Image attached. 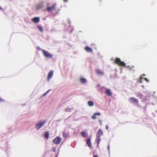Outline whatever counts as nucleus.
<instances>
[{
  "label": "nucleus",
  "instance_id": "3",
  "mask_svg": "<svg viewBox=\"0 0 157 157\" xmlns=\"http://www.w3.org/2000/svg\"><path fill=\"white\" fill-rule=\"evenodd\" d=\"M46 121L39 122L36 124V128L37 130H39L45 123Z\"/></svg>",
  "mask_w": 157,
  "mask_h": 157
},
{
  "label": "nucleus",
  "instance_id": "13",
  "mask_svg": "<svg viewBox=\"0 0 157 157\" xmlns=\"http://www.w3.org/2000/svg\"><path fill=\"white\" fill-rule=\"evenodd\" d=\"M100 115V113H95L94 115L92 116V118L94 119L96 118V116H99Z\"/></svg>",
  "mask_w": 157,
  "mask_h": 157
},
{
  "label": "nucleus",
  "instance_id": "20",
  "mask_svg": "<svg viewBox=\"0 0 157 157\" xmlns=\"http://www.w3.org/2000/svg\"><path fill=\"white\" fill-rule=\"evenodd\" d=\"M100 137H97V142L98 145L100 143Z\"/></svg>",
  "mask_w": 157,
  "mask_h": 157
},
{
  "label": "nucleus",
  "instance_id": "30",
  "mask_svg": "<svg viewBox=\"0 0 157 157\" xmlns=\"http://www.w3.org/2000/svg\"><path fill=\"white\" fill-rule=\"evenodd\" d=\"M68 0H63V1L64 2H66Z\"/></svg>",
  "mask_w": 157,
  "mask_h": 157
},
{
  "label": "nucleus",
  "instance_id": "9",
  "mask_svg": "<svg viewBox=\"0 0 157 157\" xmlns=\"http://www.w3.org/2000/svg\"><path fill=\"white\" fill-rule=\"evenodd\" d=\"M86 144L88 146L90 147H91V140L90 138H88L86 140Z\"/></svg>",
  "mask_w": 157,
  "mask_h": 157
},
{
  "label": "nucleus",
  "instance_id": "21",
  "mask_svg": "<svg viewBox=\"0 0 157 157\" xmlns=\"http://www.w3.org/2000/svg\"><path fill=\"white\" fill-rule=\"evenodd\" d=\"M38 28L39 30L41 32H42L43 31L42 28L40 26H38Z\"/></svg>",
  "mask_w": 157,
  "mask_h": 157
},
{
  "label": "nucleus",
  "instance_id": "32",
  "mask_svg": "<svg viewBox=\"0 0 157 157\" xmlns=\"http://www.w3.org/2000/svg\"><path fill=\"white\" fill-rule=\"evenodd\" d=\"M99 122H100V124H101V123H102V122H101V120H99Z\"/></svg>",
  "mask_w": 157,
  "mask_h": 157
},
{
  "label": "nucleus",
  "instance_id": "29",
  "mask_svg": "<svg viewBox=\"0 0 157 157\" xmlns=\"http://www.w3.org/2000/svg\"><path fill=\"white\" fill-rule=\"evenodd\" d=\"M3 101V100L2 99V98H0V102H2Z\"/></svg>",
  "mask_w": 157,
  "mask_h": 157
},
{
  "label": "nucleus",
  "instance_id": "34",
  "mask_svg": "<svg viewBox=\"0 0 157 157\" xmlns=\"http://www.w3.org/2000/svg\"><path fill=\"white\" fill-rule=\"evenodd\" d=\"M2 8L0 7V9H1Z\"/></svg>",
  "mask_w": 157,
  "mask_h": 157
},
{
  "label": "nucleus",
  "instance_id": "4",
  "mask_svg": "<svg viewBox=\"0 0 157 157\" xmlns=\"http://www.w3.org/2000/svg\"><path fill=\"white\" fill-rule=\"evenodd\" d=\"M62 140V139L58 137H56L53 140V142L55 144H59Z\"/></svg>",
  "mask_w": 157,
  "mask_h": 157
},
{
  "label": "nucleus",
  "instance_id": "23",
  "mask_svg": "<svg viewBox=\"0 0 157 157\" xmlns=\"http://www.w3.org/2000/svg\"><path fill=\"white\" fill-rule=\"evenodd\" d=\"M71 109L70 108H67L65 109V111L67 112H70L71 111Z\"/></svg>",
  "mask_w": 157,
  "mask_h": 157
},
{
  "label": "nucleus",
  "instance_id": "8",
  "mask_svg": "<svg viewBox=\"0 0 157 157\" xmlns=\"http://www.w3.org/2000/svg\"><path fill=\"white\" fill-rule=\"evenodd\" d=\"M32 21L35 23H37L39 22L40 19L39 17H34L32 19Z\"/></svg>",
  "mask_w": 157,
  "mask_h": 157
},
{
  "label": "nucleus",
  "instance_id": "25",
  "mask_svg": "<svg viewBox=\"0 0 157 157\" xmlns=\"http://www.w3.org/2000/svg\"><path fill=\"white\" fill-rule=\"evenodd\" d=\"M37 50L39 51L41 50V48L39 47H37Z\"/></svg>",
  "mask_w": 157,
  "mask_h": 157
},
{
  "label": "nucleus",
  "instance_id": "5",
  "mask_svg": "<svg viewBox=\"0 0 157 157\" xmlns=\"http://www.w3.org/2000/svg\"><path fill=\"white\" fill-rule=\"evenodd\" d=\"M56 5L54 4L51 6L47 7V10L48 12H52L53 10L56 9Z\"/></svg>",
  "mask_w": 157,
  "mask_h": 157
},
{
  "label": "nucleus",
  "instance_id": "35",
  "mask_svg": "<svg viewBox=\"0 0 157 157\" xmlns=\"http://www.w3.org/2000/svg\"><path fill=\"white\" fill-rule=\"evenodd\" d=\"M48 92H47V93H46V94H47V93H48Z\"/></svg>",
  "mask_w": 157,
  "mask_h": 157
},
{
  "label": "nucleus",
  "instance_id": "28",
  "mask_svg": "<svg viewBox=\"0 0 157 157\" xmlns=\"http://www.w3.org/2000/svg\"><path fill=\"white\" fill-rule=\"evenodd\" d=\"M107 130L108 129V127L107 125H106L105 126Z\"/></svg>",
  "mask_w": 157,
  "mask_h": 157
},
{
  "label": "nucleus",
  "instance_id": "27",
  "mask_svg": "<svg viewBox=\"0 0 157 157\" xmlns=\"http://www.w3.org/2000/svg\"><path fill=\"white\" fill-rule=\"evenodd\" d=\"M109 145L108 146H107V149H108V150L109 151Z\"/></svg>",
  "mask_w": 157,
  "mask_h": 157
},
{
  "label": "nucleus",
  "instance_id": "31",
  "mask_svg": "<svg viewBox=\"0 0 157 157\" xmlns=\"http://www.w3.org/2000/svg\"><path fill=\"white\" fill-rule=\"evenodd\" d=\"M93 157H98L96 155H94L93 156Z\"/></svg>",
  "mask_w": 157,
  "mask_h": 157
},
{
  "label": "nucleus",
  "instance_id": "18",
  "mask_svg": "<svg viewBox=\"0 0 157 157\" xmlns=\"http://www.w3.org/2000/svg\"><path fill=\"white\" fill-rule=\"evenodd\" d=\"M81 135L83 137H86V133L84 132H81Z\"/></svg>",
  "mask_w": 157,
  "mask_h": 157
},
{
  "label": "nucleus",
  "instance_id": "15",
  "mask_svg": "<svg viewBox=\"0 0 157 157\" xmlns=\"http://www.w3.org/2000/svg\"><path fill=\"white\" fill-rule=\"evenodd\" d=\"M87 104L88 105L90 106H92L94 105V103L91 101H89Z\"/></svg>",
  "mask_w": 157,
  "mask_h": 157
},
{
  "label": "nucleus",
  "instance_id": "24",
  "mask_svg": "<svg viewBox=\"0 0 157 157\" xmlns=\"http://www.w3.org/2000/svg\"><path fill=\"white\" fill-rule=\"evenodd\" d=\"M52 149H53V151L54 152H55L56 151V148L55 147H53Z\"/></svg>",
  "mask_w": 157,
  "mask_h": 157
},
{
  "label": "nucleus",
  "instance_id": "10",
  "mask_svg": "<svg viewBox=\"0 0 157 157\" xmlns=\"http://www.w3.org/2000/svg\"><path fill=\"white\" fill-rule=\"evenodd\" d=\"M130 99L132 102L134 103H138V101L137 99L134 98H130L129 100Z\"/></svg>",
  "mask_w": 157,
  "mask_h": 157
},
{
  "label": "nucleus",
  "instance_id": "26",
  "mask_svg": "<svg viewBox=\"0 0 157 157\" xmlns=\"http://www.w3.org/2000/svg\"><path fill=\"white\" fill-rule=\"evenodd\" d=\"M144 80L147 82H149V80L148 79H147V78H144Z\"/></svg>",
  "mask_w": 157,
  "mask_h": 157
},
{
  "label": "nucleus",
  "instance_id": "12",
  "mask_svg": "<svg viewBox=\"0 0 157 157\" xmlns=\"http://www.w3.org/2000/svg\"><path fill=\"white\" fill-rule=\"evenodd\" d=\"M105 93L108 96H110L112 95V93L110 90L109 89H107L105 92Z\"/></svg>",
  "mask_w": 157,
  "mask_h": 157
},
{
  "label": "nucleus",
  "instance_id": "7",
  "mask_svg": "<svg viewBox=\"0 0 157 157\" xmlns=\"http://www.w3.org/2000/svg\"><path fill=\"white\" fill-rule=\"evenodd\" d=\"M103 134L102 130L101 129H99L98 131L97 134V137H100V136L102 135Z\"/></svg>",
  "mask_w": 157,
  "mask_h": 157
},
{
  "label": "nucleus",
  "instance_id": "33",
  "mask_svg": "<svg viewBox=\"0 0 157 157\" xmlns=\"http://www.w3.org/2000/svg\"><path fill=\"white\" fill-rule=\"evenodd\" d=\"M58 157V156L57 155H56V156L55 157Z\"/></svg>",
  "mask_w": 157,
  "mask_h": 157
},
{
  "label": "nucleus",
  "instance_id": "2",
  "mask_svg": "<svg viewBox=\"0 0 157 157\" xmlns=\"http://www.w3.org/2000/svg\"><path fill=\"white\" fill-rule=\"evenodd\" d=\"M44 56L48 58H52V55L49 53V52L46 51L44 50H41Z\"/></svg>",
  "mask_w": 157,
  "mask_h": 157
},
{
  "label": "nucleus",
  "instance_id": "14",
  "mask_svg": "<svg viewBox=\"0 0 157 157\" xmlns=\"http://www.w3.org/2000/svg\"><path fill=\"white\" fill-rule=\"evenodd\" d=\"M95 72L98 75H102L103 74V73L98 69L96 70Z\"/></svg>",
  "mask_w": 157,
  "mask_h": 157
},
{
  "label": "nucleus",
  "instance_id": "11",
  "mask_svg": "<svg viewBox=\"0 0 157 157\" xmlns=\"http://www.w3.org/2000/svg\"><path fill=\"white\" fill-rule=\"evenodd\" d=\"M85 50L88 52H92V49L90 47L87 46L86 47Z\"/></svg>",
  "mask_w": 157,
  "mask_h": 157
},
{
  "label": "nucleus",
  "instance_id": "17",
  "mask_svg": "<svg viewBox=\"0 0 157 157\" xmlns=\"http://www.w3.org/2000/svg\"><path fill=\"white\" fill-rule=\"evenodd\" d=\"M80 81L83 83H84L86 82V79L84 78H81L80 79Z\"/></svg>",
  "mask_w": 157,
  "mask_h": 157
},
{
  "label": "nucleus",
  "instance_id": "19",
  "mask_svg": "<svg viewBox=\"0 0 157 157\" xmlns=\"http://www.w3.org/2000/svg\"><path fill=\"white\" fill-rule=\"evenodd\" d=\"M62 135H63V137L64 138H66L67 137L66 134V133L65 132H64V131L63 132Z\"/></svg>",
  "mask_w": 157,
  "mask_h": 157
},
{
  "label": "nucleus",
  "instance_id": "22",
  "mask_svg": "<svg viewBox=\"0 0 157 157\" xmlns=\"http://www.w3.org/2000/svg\"><path fill=\"white\" fill-rule=\"evenodd\" d=\"M143 76H144L145 75L144 74H143V75H141L140 76V83H141L142 82V81H141V79H143Z\"/></svg>",
  "mask_w": 157,
  "mask_h": 157
},
{
  "label": "nucleus",
  "instance_id": "16",
  "mask_svg": "<svg viewBox=\"0 0 157 157\" xmlns=\"http://www.w3.org/2000/svg\"><path fill=\"white\" fill-rule=\"evenodd\" d=\"M44 137L47 139H48L49 138V135L48 132H46L44 135Z\"/></svg>",
  "mask_w": 157,
  "mask_h": 157
},
{
  "label": "nucleus",
  "instance_id": "1",
  "mask_svg": "<svg viewBox=\"0 0 157 157\" xmlns=\"http://www.w3.org/2000/svg\"><path fill=\"white\" fill-rule=\"evenodd\" d=\"M115 63L118 65L121 66L123 67H125L126 66L125 63L121 61L119 58H117L115 59Z\"/></svg>",
  "mask_w": 157,
  "mask_h": 157
},
{
  "label": "nucleus",
  "instance_id": "6",
  "mask_svg": "<svg viewBox=\"0 0 157 157\" xmlns=\"http://www.w3.org/2000/svg\"><path fill=\"white\" fill-rule=\"evenodd\" d=\"M53 71H50L49 72L47 77L48 81H49L50 79L52 77L53 75Z\"/></svg>",
  "mask_w": 157,
  "mask_h": 157
}]
</instances>
